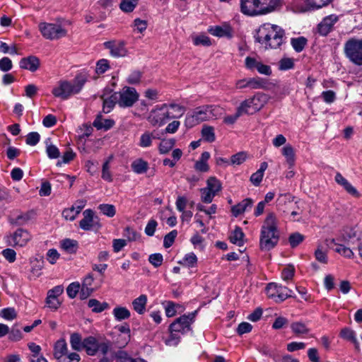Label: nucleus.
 Here are the masks:
<instances>
[{
    "instance_id": "obj_1",
    "label": "nucleus",
    "mask_w": 362,
    "mask_h": 362,
    "mask_svg": "<svg viewBox=\"0 0 362 362\" xmlns=\"http://www.w3.org/2000/svg\"><path fill=\"white\" fill-rule=\"evenodd\" d=\"M284 30L279 26L264 23L257 30L255 39L266 49H277L284 43Z\"/></svg>"
},
{
    "instance_id": "obj_2",
    "label": "nucleus",
    "mask_w": 362,
    "mask_h": 362,
    "mask_svg": "<svg viewBox=\"0 0 362 362\" xmlns=\"http://www.w3.org/2000/svg\"><path fill=\"white\" fill-rule=\"evenodd\" d=\"M279 239L277 230V219L274 214L267 215L262 226L259 247L262 250L269 251L273 249Z\"/></svg>"
},
{
    "instance_id": "obj_3",
    "label": "nucleus",
    "mask_w": 362,
    "mask_h": 362,
    "mask_svg": "<svg viewBox=\"0 0 362 362\" xmlns=\"http://www.w3.org/2000/svg\"><path fill=\"white\" fill-rule=\"evenodd\" d=\"M221 115V109L218 106H200L187 113L185 124L187 127L192 128L202 122L216 119Z\"/></svg>"
},
{
    "instance_id": "obj_4",
    "label": "nucleus",
    "mask_w": 362,
    "mask_h": 362,
    "mask_svg": "<svg viewBox=\"0 0 362 362\" xmlns=\"http://www.w3.org/2000/svg\"><path fill=\"white\" fill-rule=\"evenodd\" d=\"M88 81L86 74L81 73L72 81H62L52 90V94L62 100H66L72 95L78 94Z\"/></svg>"
},
{
    "instance_id": "obj_5",
    "label": "nucleus",
    "mask_w": 362,
    "mask_h": 362,
    "mask_svg": "<svg viewBox=\"0 0 362 362\" xmlns=\"http://www.w3.org/2000/svg\"><path fill=\"white\" fill-rule=\"evenodd\" d=\"M267 100L268 97L266 94L257 93L240 103L238 107L239 112H242L243 115L255 114L267 104Z\"/></svg>"
},
{
    "instance_id": "obj_6",
    "label": "nucleus",
    "mask_w": 362,
    "mask_h": 362,
    "mask_svg": "<svg viewBox=\"0 0 362 362\" xmlns=\"http://www.w3.org/2000/svg\"><path fill=\"white\" fill-rule=\"evenodd\" d=\"M110 349V342L93 336L83 339V349L89 356L102 355L105 356Z\"/></svg>"
},
{
    "instance_id": "obj_7",
    "label": "nucleus",
    "mask_w": 362,
    "mask_h": 362,
    "mask_svg": "<svg viewBox=\"0 0 362 362\" xmlns=\"http://www.w3.org/2000/svg\"><path fill=\"white\" fill-rule=\"evenodd\" d=\"M344 52L354 64L362 65V39L351 38L344 44Z\"/></svg>"
},
{
    "instance_id": "obj_8",
    "label": "nucleus",
    "mask_w": 362,
    "mask_h": 362,
    "mask_svg": "<svg viewBox=\"0 0 362 362\" xmlns=\"http://www.w3.org/2000/svg\"><path fill=\"white\" fill-rule=\"evenodd\" d=\"M39 29L42 36L50 40H58L67 34L66 30L59 23H41Z\"/></svg>"
},
{
    "instance_id": "obj_9",
    "label": "nucleus",
    "mask_w": 362,
    "mask_h": 362,
    "mask_svg": "<svg viewBox=\"0 0 362 362\" xmlns=\"http://www.w3.org/2000/svg\"><path fill=\"white\" fill-rule=\"evenodd\" d=\"M293 291L286 286H283L276 283H269L266 287V293L267 296L276 303H281L292 297Z\"/></svg>"
},
{
    "instance_id": "obj_10",
    "label": "nucleus",
    "mask_w": 362,
    "mask_h": 362,
    "mask_svg": "<svg viewBox=\"0 0 362 362\" xmlns=\"http://www.w3.org/2000/svg\"><path fill=\"white\" fill-rule=\"evenodd\" d=\"M170 119L168 107L166 103L156 105L153 108L147 117V120L152 126H163L167 120Z\"/></svg>"
},
{
    "instance_id": "obj_11",
    "label": "nucleus",
    "mask_w": 362,
    "mask_h": 362,
    "mask_svg": "<svg viewBox=\"0 0 362 362\" xmlns=\"http://www.w3.org/2000/svg\"><path fill=\"white\" fill-rule=\"evenodd\" d=\"M117 94V103L121 107H132L139 99V93L134 88L125 86Z\"/></svg>"
},
{
    "instance_id": "obj_12",
    "label": "nucleus",
    "mask_w": 362,
    "mask_h": 362,
    "mask_svg": "<svg viewBox=\"0 0 362 362\" xmlns=\"http://www.w3.org/2000/svg\"><path fill=\"white\" fill-rule=\"evenodd\" d=\"M194 317L195 312L183 315L170 325L169 330L183 334L190 330V326L194 322Z\"/></svg>"
},
{
    "instance_id": "obj_13",
    "label": "nucleus",
    "mask_w": 362,
    "mask_h": 362,
    "mask_svg": "<svg viewBox=\"0 0 362 362\" xmlns=\"http://www.w3.org/2000/svg\"><path fill=\"white\" fill-rule=\"evenodd\" d=\"M30 239L31 235L27 230L18 228L6 238V242L10 246L22 247L26 245Z\"/></svg>"
},
{
    "instance_id": "obj_14",
    "label": "nucleus",
    "mask_w": 362,
    "mask_h": 362,
    "mask_svg": "<svg viewBox=\"0 0 362 362\" xmlns=\"http://www.w3.org/2000/svg\"><path fill=\"white\" fill-rule=\"evenodd\" d=\"M240 9L243 13L250 16H259V0H240Z\"/></svg>"
},
{
    "instance_id": "obj_15",
    "label": "nucleus",
    "mask_w": 362,
    "mask_h": 362,
    "mask_svg": "<svg viewBox=\"0 0 362 362\" xmlns=\"http://www.w3.org/2000/svg\"><path fill=\"white\" fill-rule=\"evenodd\" d=\"M83 218L79 222V226L84 230H90L99 227L100 225L94 219V214L92 210L86 209L83 212Z\"/></svg>"
},
{
    "instance_id": "obj_16",
    "label": "nucleus",
    "mask_w": 362,
    "mask_h": 362,
    "mask_svg": "<svg viewBox=\"0 0 362 362\" xmlns=\"http://www.w3.org/2000/svg\"><path fill=\"white\" fill-rule=\"evenodd\" d=\"M105 48L110 49V54L114 57H122L127 55V50L124 42H105L104 43Z\"/></svg>"
},
{
    "instance_id": "obj_17",
    "label": "nucleus",
    "mask_w": 362,
    "mask_h": 362,
    "mask_svg": "<svg viewBox=\"0 0 362 362\" xmlns=\"http://www.w3.org/2000/svg\"><path fill=\"white\" fill-rule=\"evenodd\" d=\"M259 16L266 15L278 9L281 5V0H259Z\"/></svg>"
},
{
    "instance_id": "obj_18",
    "label": "nucleus",
    "mask_w": 362,
    "mask_h": 362,
    "mask_svg": "<svg viewBox=\"0 0 362 362\" xmlns=\"http://www.w3.org/2000/svg\"><path fill=\"white\" fill-rule=\"evenodd\" d=\"M338 17L335 15H330L325 17L320 23H319L317 29L321 35H327L333 28V25L337 22Z\"/></svg>"
},
{
    "instance_id": "obj_19",
    "label": "nucleus",
    "mask_w": 362,
    "mask_h": 362,
    "mask_svg": "<svg viewBox=\"0 0 362 362\" xmlns=\"http://www.w3.org/2000/svg\"><path fill=\"white\" fill-rule=\"evenodd\" d=\"M209 32L212 35L218 37H226L228 38H231L233 36V30L231 27L228 24L210 27L209 28Z\"/></svg>"
},
{
    "instance_id": "obj_20",
    "label": "nucleus",
    "mask_w": 362,
    "mask_h": 362,
    "mask_svg": "<svg viewBox=\"0 0 362 362\" xmlns=\"http://www.w3.org/2000/svg\"><path fill=\"white\" fill-rule=\"evenodd\" d=\"M325 242L327 245L332 247L336 252L347 258L354 257V254L350 248L344 246V245L337 243L334 239H327Z\"/></svg>"
},
{
    "instance_id": "obj_21",
    "label": "nucleus",
    "mask_w": 362,
    "mask_h": 362,
    "mask_svg": "<svg viewBox=\"0 0 362 362\" xmlns=\"http://www.w3.org/2000/svg\"><path fill=\"white\" fill-rule=\"evenodd\" d=\"M334 180L349 194L356 197H359V193L357 189L340 173H336Z\"/></svg>"
},
{
    "instance_id": "obj_22",
    "label": "nucleus",
    "mask_w": 362,
    "mask_h": 362,
    "mask_svg": "<svg viewBox=\"0 0 362 362\" xmlns=\"http://www.w3.org/2000/svg\"><path fill=\"white\" fill-rule=\"evenodd\" d=\"M19 66L23 69H26L31 72H35L38 69L40 66V60L35 56L24 57L21 59Z\"/></svg>"
},
{
    "instance_id": "obj_23",
    "label": "nucleus",
    "mask_w": 362,
    "mask_h": 362,
    "mask_svg": "<svg viewBox=\"0 0 362 362\" xmlns=\"http://www.w3.org/2000/svg\"><path fill=\"white\" fill-rule=\"evenodd\" d=\"M68 352L67 344L64 339L58 340L54 345V356L59 362H65L64 358Z\"/></svg>"
},
{
    "instance_id": "obj_24",
    "label": "nucleus",
    "mask_w": 362,
    "mask_h": 362,
    "mask_svg": "<svg viewBox=\"0 0 362 362\" xmlns=\"http://www.w3.org/2000/svg\"><path fill=\"white\" fill-rule=\"evenodd\" d=\"M253 201L250 198L243 199L241 202L233 206L231 209L232 213L235 216H238L245 211L250 209L252 206Z\"/></svg>"
},
{
    "instance_id": "obj_25",
    "label": "nucleus",
    "mask_w": 362,
    "mask_h": 362,
    "mask_svg": "<svg viewBox=\"0 0 362 362\" xmlns=\"http://www.w3.org/2000/svg\"><path fill=\"white\" fill-rule=\"evenodd\" d=\"M166 106L168 107L170 119L181 117L185 114L186 110L183 105L175 103H171L169 104L166 103Z\"/></svg>"
},
{
    "instance_id": "obj_26",
    "label": "nucleus",
    "mask_w": 362,
    "mask_h": 362,
    "mask_svg": "<svg viewBox=\"0 0 362 362\" xmlns=\"http://www.w3.org/2000/svg\"><path fill=\"white\" fill-rule=\"evenodd\" d=\"M147 296L145 294H141L132 301L133 309L139 314L143 315L146 312V307L147 304Z\"/></svg>"
},
{
    "instance_id": "obj_27",
    "label": "nucleus",
    "mask_w": 362,
    "mask_h": 362,
    "mask_svg": "<svg viewBox=\"0 0 362 362\" xmlns=\"http://www.w3.org/2000/svg\"><path fill=\"white\" fill-rule=\"evenodd\" d=\"M340 337L345 340L352 342L356 349L359 350V342L357 340L356 332L354 330L345 327L341 329Z\"/></svg>"
},
{
    "instance_id": "obj_28",
    "label": "nucleus",
    "mask_w": 362,
    "mask_h": 362,
    "mask_svg": "<svg viewBox=\"0 0 362 362\" xmlns=\"http://www.w3.org/2000/svg\"><path fill=\"white\" fill-rule=\"evenodd\" d=\"M112 315L117 321L127 320L131 316L130 311L125 307L117 306L112 310Z\"/></svg>"
},
{
    "instance_id": "obj_29",
    "label": "nucleus",
    "mask_w": 362,
    "mask_h": 362,
    "mask_svg": "<svg viewBox=\"0 0 362 362\" xmlns=\"http://www.w3.org/2000/svg\"><path fill=\"white\" fill-rule=\"evenodd\" d=\"M281 153L285 157L286 160L290 167L295 163L296 156L293 146L291 144L285 145L281 149Z\"/></svg>"
},
{
    "instance_id": "obj_30",
    "label": "nucleus",
    "mask_w": 362,
    "mask_h": 362,
    "mask_svg": "<svg viewBox=\"0 0 362 362\" xmlns=\"http://www.w3.org/2000/svg\"><path fill=\"white\" fill-rule=\"evenodd\" d=\"M102 98L103 100V111L104 113H109L112 111L116 103H117V94H115V93L109 98H105L104 96H102Z\"/></svg>"
},
{
    "instance_id": "obj_31",
    "label": "nucleus",
    "mask_w": 362,
    "mask_h": 362,
    "mask_svg": "<svg viewBox=\"0 0 362 362\" xmlns=\"http://www.w3.org/2000/svg\"><path fill=\"white\" fill-rule=\"evenodd\" d=\"M115 124L112 119H103L101 115H98L93 122V126L98 129H104L107 130L110 129Z\"/></svg>"
},
{
    "instance_id": "obj_32",
    "label": "nucleus",
    "mask_w": 362,
    "mask_h": 362,
    "mask_svg": "<svg viewBox=\"0 0 362 362\" xmlns=\"http://www.w3.org/2000/svg\"><path fill=\"white\" fill-rule=\"evenodd\" d=\"M178 263L185 267L193 268L197 264V257L194 252H189L186 254Z\"/></svg>"
},
{
    "instance_id": "obj_33",
    "label": "nucleus",
    "mask_w": 362,
    "mask_h": 362,
    "mask_svg": "<svg viewBox=\"0 0 362 362\" xmlns=\"http://www.w3.org/2000/svg\"><path fill=\"white\" fill-rule=\"evenodd\" d=\"M156 139L153 132H145L140 136L139 146L141 148H148L152 146L153 140Z\"/></svg>"
},
{
    "instance_id": "obj_34",
    "label": "nucleus",
    "mask_w": 362,
    "mask_h": 362,
    "mask_svg": "<svg viewBox=\"0 0 362 362\" xmlns=\"http://www.w3.org/2000/svg\"><path fill=\"white\" fill-rule=\"evenodd\" d=\"M244 233L240 227H236L230 235V242L238 246H242L244 243Z\"/></svg>"
},
{
    "instance_id": "obj_35",
    "label": "nucleus",
    "mask_w": 362,
    "mask_h": 362,
    "mask_svg": "<svg viewBox=\"0 0 362 362\" xmlns=\"http://www.w3.org/2000/svg\"><path fill=\"white\" fill-rule=\"evenodd\" d=\"M70 344L72 349L75 351H81L83 349V339L82 340L81 334L73 333L70 337Z\"/></svg>"
},
{
    "instance_id": "obj_36",
    "label": "nucleus",
    "mask_w": 362,
    "mask_h": 362,
    "mask_svg": "<svg viewBox=\"0 0 362 362\" xmlns=\"http://www.w3.org/2000/svg\"><path fill=\"white\" fill-rule=\"evenodd\" d=\"M148 164L143 159H136L132 163L133 171L137 174H142L147 171Z\"/></svg>"
},
{
    "instance_id": "obj_37",
    "label": "nucleus",
    "mask_w": 362,
    "mask_h": 362,
    "mask_svg": "<svg viewBox=\"0 0 362 362\" xmlns=\"http://www.w3.org/2000/svg\"><path fill=\"white\" fill-rule=\"evenodd\" d=\"M249 78V88L250 89H265L267 86V81L260 77H253Z\"/></svg>"
},
{
    "instance_id": "obj_38",
    "label": "nucleus",
    "mask_w": 362,
    "mask_h": 362,
    "mask_svg": "<svg viewBox=\"0 0 362 362\" xmlns=\"http://www.w3.org/2000/svg\"><path fill=\"white\" fill-rule=\"evenodd\" d=\"M292 332L297 335L307 334L310 329L307 325L302 322H294L291 325Z\"/></svg>"
},
{
    "instance_id": "obj_39",
    "label": "nucleus",
    "mask_w": 362,
    "mask_h": 362,
    "mask_svg": "<svg viewBox=\"0 0 362 362\" xmlns=\"http://www.w3.org/2000/svg\"><path fill=\"white\" fill-rule=\"evenodd\" d=\"M206 187L216 194L222 189L221 182L215 177H210L207 179Z\"/></svg>"
},
{
    "instance_id": "obj_40",
    "label": "nucleus",
    "mask_w": 362,
    "mask_h": 362,
    "mask_svg": "<svg viewBox=\"0 0 362 362\" xmlns=\"http://www.w3.org/2000/svg\"><path fill=\"white\" fill-rule=\"evenodd\" d=\"M202 136L207 142H213L216 139L214 128L211 126L204 125L202 129Z\"/></svg>"
},
{
    "instance_id": "obj_41",
    "label": "nucleus",
    "mask_w": 362,
    "mask_h": 362,
    "mask_svg": "<svg viewBox=\"0 0 362 362\" xmlns=\"http://www.w3.org/2000/svg\"><path fill=\"white\" fill-rule=\"evenodd\" d=\"M138 0H121L119 8L124 13H131L138 6Z\"/></svg>"
},
{
    "instance_id": "obj_42",
    "label": "nucleus",
    "mask_w": 362,
    "mask_h": 362,
    "mask_svg": "<svg viewBox=\"0 0 362 362\" xmlns=\"http://www.w3.org/2000/svg\"><path fill=\"white\" fill-rule=\"evenodd\" d=\"M43 268V261L35 259L33 262H32V267H31V276L30 279L33 277L34 279L39 277L42 274V269Z\"/></svg>"
},
{
    "instance_id": "obj_43",
    "label": "nucleus",
    "mask_w": 362,
    "mask_h": 362,
    "mask_svg": "<svg viewBox=\"0 0 362 362\" xmlns=\"http://www.w3.org/2000/svg\"><path fill=\"white\" fill-rule=\"evenodd\" d=\"M88 305L92 309V311L95 313H101L108 307L107 303H101L96 299H90Z\"/></svg>"
},
{
    "instance_id": "obj_44",
    "label": "nucleus",
    "mask_w": 362,
    "mask_h": 362,
    "mask_svg": "<svg viewBox=\"0 0 362 362\" xmlns=\"http://www.w3.org/2000/svg\"><path fill=\"white\" fill-rule=\"evenodd\" d=\"M291 44L296 52H300L306 45L307 40L304 37L292 38L291 40Z\"/></svg>"
},
{
    "instance_id": "obj_45",
    "label": "nucleus",
    "mask_w": 362,
    "mask_h": 362,
    "mask_svg": "<svg viewBox=\"0 0 362 362\" xmlns=\"http://www.w3.org/2000/svg\"><path fill=\"white\" fill-rule=\"evenodd\" d=\"M117 329L121 333L120 337L123 338V341L120 343L121 346H124L130 339V328L127 324L117 327Z\"/></svg>"
},
{
    "instance_id": "obj_46",
    "label": "nucleus",
    "mask_w": 362,
    "mask_h": 362,
    "mask_svg": "<svg viewBox=\"0 0 362 362\" xmlns=\"http://www.w3.org/2000/svg\"><path fill=\"white\" fill-rule=\"evenodd\" d=\"M201 200L206 204L212 202L214 197L216 195L212 191H210L206 187L200 189Z\"/></svg>"
},
{
    "instance_id": "obj_47",
    "label": "nucleus",
    "mask_w": 362,
    "mask_h": 362,
    "mask_svg": "<svg viewBox=\"0 0 362 362\" xmlns=\"http://www.w3.org/2000/svg\"><path fill=\"white\" fill-rule=\"evenodd\" d=\"M175 141L173 139H164L159 144V151L162 154L168 153L174 146Z\"/></svg>"
},
{
    "instance_id": "obj_48",
    "label": "nucleus",
    "mask_w": 362,
    "mask_h": 362,
    "mask_svg": "<svg viewBox=\"0 0 362 362\" xmlns=\"http://www.w3.org/2000/svg\"><path fill=\"white\" fill-rule=\"evenodd\" d=\"M63 250L69 253L76 252L77 247V242L71 239L63 240L61 243Z\"/></svg>"
},
{
    "instance_id": "obj_49",
    "label": "nucleus",
    "mask_w": 362,
    "mask_h": 362,
    "mask_svg": "<svg viewBox=\"0 0 362 362\" xmlns=\"http://www.w3.org/2000/svg\"><path fill=\"white\" fill-rule=\"evenodd\" d=\"M180 340V333L175 332V331L170 330V335L167 339H165V344L167 346H175L179 344Z\"/></svg>"
},
{
    "instance_id": "obj_50",
    "label": "nucleus",
    "mask_w": 362,
    "mask_h": 362,
    "mask_svg": "<svg viewBox=\"0 0 362 362\" xmlns=\"http://www.w3.org/2000/svg\"><path fill=\"white\" fill-rule=\"evenodd\" d=\"M98 209L100 212L108 216L113 217L115 215L116 209L114 205L108 204H102L98 206Z\"/></svg>"
},
{
    "instance_id": "obj_51",
    "label": "nucleus",
    "mask_w": 362,
    "mask_h": 362,
    "mask_svg": "<svg viewBox=\"0 0 362 362\" xmlns=\"http://www.w3.org/2000/svg\"><path fill=\"white\" fill-rule=\"evenodd\" d=\"M0 316L6 320H12L17 317V313L13 308H6L0 311Z\"/></svg>"
},
{
    "instance_id": "obj_52",
    "label": "nucleus",
    "mask_w": 362,
    "mask_h": 362,
    "mask_svg": "<svg viewBox=\"0 0 362 362\" xmlns=\"http://www.w3.org/2000/svg\"><path fill=\"white\" fill-rule=\"evenodd\" d=\"M193 42L195 45L210 46L211 45L210 38L205 35H199L193 37Z\"/></svg>"
},
{
    "instance_id": "obj_53",
    "label": "nucleus",
    "mask_w": 362,
    "mask_h": 362,
    "mask_svg": "<svg viewBox=\"0 0 362 362\" xmlns=\"http://www.w3.org/2000/svg\"><path fill=\"white\" fill-rule=\"evenodd\" d=\"M163 304H165V315L168 317H173L175 315L177 311H176V307L178 306L176 303H175L173 301H166L165 303H163Z\"/></svg>"
},
{
    "instance_id": "obj_54",
    "label": "nucleus",
    "mask_w": 362,
    "mask_h": 362,
    "mask_svg": "<svg viewBox=\"0 0 362 362\" xmlns=\"http://www.w3.org/2000/svg\"><path fill=\"white\" fill-rule=\"evenodd\" d=\"M80 288V284L77 281L70 284L66 288L68 296L70 298H74L78 293Z\"/></svg>"
},
{
    "instance_id": "obj_55",
    "label": "nucleus",
    "mask_w": 362,
    "mask_h": 362,
    "mask_svg": "<svg viewBox=\"0 0 362 362\" xmlns=\"http://www.w3.org/2000/svg\"><path fill=\"white\" fill-rule=\"evenodd\" d=\"M46 152L47 153L48 157L51 159L59 158L60 155L59 148L53 144H48L47 141L46 142Z\"/></svg>"
},
{
    "instance_id": "obj_56",
    "label": "nucleus",
    "mask_w": 362,
    "mask_h": 362,
    "mask_svg": "<svg viewBox=\"0 0 362 362\" xmlns=\"http://www.w3.org/2000/svg\"><path fill=\"white\" fill-rule=\"evenodd\" d=\"M304 240V236L299 233H295L289 236L288 242L291 247H297Z\"/></svg>"
},
{
    "instance_id": "obj_57",
    "label": "nucleus",
    "mask_w": 362,
    "mask_h": 362,
    "mask_svg": "<svg viewBox=\"0 0 362 362\" xmlns=\"http://www.w3.org/2000/svg\"><path fill=\"white\" fill-rule=\"evenodd\" d=\"M247 159V154L245 152H239L233 155L230 158V164L240 165L244 163Z\"/></svg>"
},
{
    "instance_id": "obj_58",
    "label": "nucleus",
    "mask_w": 362,
    "mask_h": 362,
    "mask_svg": "<svg viewBox=\"0 0 362 362\" xmlns=\"http://www.w3.org/2000/svg\"><path fill=\"white\" fill-rule=\"evenodd\" d=\"M177 235V232L176 230H173L165 235L163 240V246L165 248L170 247L173 244Z\"/></svg>"
},
{
    "instance_id": "obj_59",
    "label": "nucleus",
    "mask_w": 362,
    "mask_h": 362,
    "mask_svg": "<svg viewBox=\"0 0 362 362\" xmlns=\"http://www.w3.org/2000/svg\"><path fill=\"white\" fill-rule=\"evenodd\" d=\"M148 261L154 267L156 268L162 264L163 257L160 253H154L149 255Z\"/></svg>"
},
{
    "instance_id": "obj_60",
    "label": "nucleus",
    "mask_w": 362,
    "mask_h": 362,
    "mask_svg": "<svg viewBox=\"0 0 362 362\" xmlns=\"http://www.w3.org/2000/svg\"><path fill=\"white\" fill-rule=\"evenodd\" d=\"M293 66V59L291 58L285 57L279 61V69L280 70L286 71L292 69Z\"/></svg>"
},
{
    "instance_id": "obj_61",
    "label": "nucleus",
    "mask_w": 362,
    "mask_h": 362,
    "mask_svg": "<svg viewBox=\"0 0 362 362\" xmlns=\"http://www.w3.org/2000/svg\"><path fill=\"white\" fill-rule=\"evenodd\" d=\"M134 30L138 33H142L144 32L148 26V23L145 20H141L140 18H136L134 21Z\"/></svg>"
},
{
    "instance_id": "obj_62",
    "label": "nucleus",
    "mask_w": 362,
    "mask_h": 362,
    "mask_svg": "<svg viewBox=\"0 0 362 362\" xmlns=\"http://www.w3.org/2000/svg\"><path fill=\"white\" fill-rule=\"evenodd\" d=\"M124 235L129 241H136L140 238V234L139 233L129 227L125 228Z\"/></svg>"
},
{
    "instance_id": "obj_63",
    "label": "nucleus",
    "mask_w": 362,
    "mask_h": 362,
    "mask_svg": "<svg viewBox=\"0 0 362 362\" xmlns=\"http://www.w3.org/2000/svg\"><path fill=\"white\" fill-rule=\"evenodd\" d=\"M110 68L109 62L107 59H102L96 64L95 71L98 74H104Z\"/></svg>"
},
{
    "instance_id": "obj_64",
    "label": "nucleus",
    "mask_w": 362,
    "mask_h": 362,
    "mask_svg": "<svg viewBox=\"0 0 362 362\" xmlns=\"http://www.w3.org/2000/svg\"><path fill=\"white\" fill-rule=\"evenodd\" d=\"M117 362H147L142 358H133L126 353H122L117 357Z\"/></svg>"
}]
</instances>
